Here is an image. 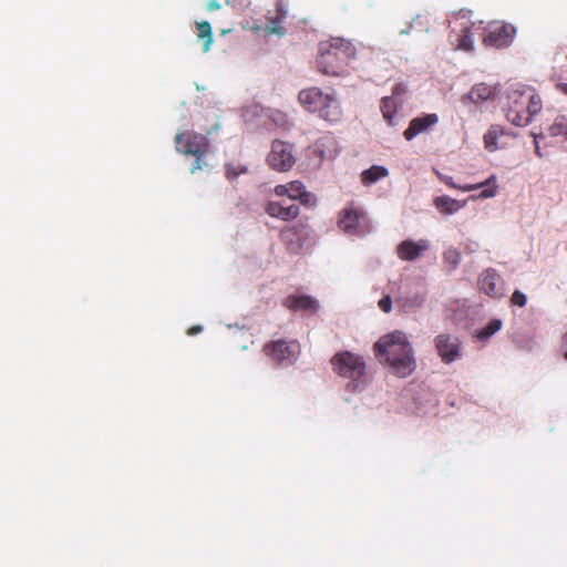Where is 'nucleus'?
Wrapping results in <instances>:
<instances>
[{"mask_svg":"<svg viewBox=\"0 0 567 567\" xmlns=\"http://www.w3.org/2000/svg\"><path fill=\"white\" fill-rule=\"evenodd\" d=\"M197 37L203 40V51L208 52L213 44V31L212 25L207 21L196 23Z\"/></svg>","mask_w":567,"mask_h":567,"instance_id":"b1692460","label":"nucleus"},{"mask_svg":"<svg viewBox=\"0 0 567 567\" xmlns=\"http://www.w3.org/2000/svg\"><path fill=\"white\" fill-rule=\"evenodd\" d=\"M505 135V130L499 125H492L488 131L484 134V147L488 152H495L498 150V138Z\"/></svg>","mask_w":567,"mask_h":567,"instance_id":"4be33fe9","label":"nucleus"},{"mask_svg":"<svg viewBox=\"0 0 567 567\" xmlns=\"http://www.w3.org/2000/svg\"><path fill=\"white\" fill-rule=\"evenodd\" d=\"M514 32V28L508 24L491 25L483 38V42L485 45L504 48L512 42Z\"/></svg>","mask_w":567,"mask_h":567,"instance_id":"ddd939ff","label":"nucleus"},{"mask_svg":"<svg viewBox=\"0 0 567 567\" xmlns=\"http://www.w3.org/2000/svg\"><path fill=\"white\" fill-rule=\"evenodd\" d=\"M338 227L351 236H363L369 231L364 213L352 204L339 213Z\"/></svg>","mask_w":567,"mask_h":567,"instance_id":"6e6552de","label":"nucleus"},{"mask_svg":"<svg viewBox=\"0 0 567 567\" xmlns=\"http://www.w3.org/2000/svg\"><path fill=\"white\" fill-rule=\"evenodd\" d=\"M567 128V122L564 116L556 118L555 123L549 127V134L551 136L565 135Z\"/></svg>","mask_w":567,"mask_h":567,"instance_id":"cd10ccee","label":"nucleus"},{"mask_svg":"<svg viewBox=\"0 0 567 567\" xmlns=\"http://www.w3.org/2000/svg\"><path fill=\"white\" fill-rule=\"evenodd\" d=\"M330 363L333 372L341 378L351 380L354 383V388L358 386V382L365 375V361L363 357L351 351L336 353L331 358Z\"/></svg>","mask_w":567,"mask_h":567,"instance_id":"423d86ee","label":"nucleus"},{"mask_svg":"<svg viewBox=\"0 0 567 567\" xmlns=\"http://www.w3.org/2000/svg\"><path fill=\"white\" fill-rule=\"evenodd\" d=\"M246 171L247 169L245 167H243L240 169H235L231 165H227L226 166V176L228 178H235V177L239 176L240 174L246 173Z\"/></svg>","mask_w":567,"mask_h":567,"instance_id":"2f4dec72","label":"nucleus"},{"mask_svg":"<svg viewBox=\"0 0 567 567\" xmlns=\"http://www.w3.org/2000/svg\"><path fill=\"white\" fill-rule=\"evenodd\" d=\"M496 94V86L486 83L475 84L468 93V99L475 103H483L493 100Z\"/></svg>","mask_w":567,"mask_h":567,"instance_id":"aec40b11","label":"nucleus"},{"mask_svg":"<svg viewBox=\"0 0 567 567\" xmlns=\"http://www.w3.org/2000/svg\"><path fill=\"white\" fill-rule=\"evenodd\" d=\"M378 306L383 312L389 313L392 310L391 296H389V295L384 296L382 299H380Z\"/></svg>","mask_w":567,"mask_h":567,"instance_id":"c756f323","label":"nucleus"},{"mask_svg":"<svg viewBox=\"0 0 567 567\" xmlns=\"http://www.w3.org/2000/svg\"><path fill=\"white\" fill-rule=\"evenodd\" d=\"M427 24H429V17L426 14H419L412 20L411 28L417 29L419 27H423V25H427Z\"/></svg>","mask_w":567,"mask_h":567,"instance_id":"7c9ffc66","label":"nucleus"},{"mask_svg":"<svg viewBox=\"0 0 567 567\" xmlns=\"http://www.w3.org/2000/svg\"><path fill=\"white\" fill-rule=\"evenodd\" d=\"M502 326L503 323L501 319H492L484 328L476 331L475 337L481 341H486L499 331Z\"/></svg>","mask_w":567,"mask_h":567,"instance_id":"393cba45","label":"nucleus"},{"mask_svg":"<svg viewBox=\"0 0 567 567\" xmlns=\"http://www.w3.org/2000/svg\"><path fill=\"white\" fill-rule=\"evenodd\" d=\"M267 162L272 169L278 172L289 171L296 163L293 145L280 140L274 141Z\"/></svg>","mask_w":567,"mask_h":567,"instance_id":"1a4fd4ad","label":"nucleus"},{"mask_svg":"<svg viewBox=\"0 0 567 567\" xmlns=\"http://www.w3.org/2000/svg\"><path fill=\"white\" fill-rule=\"evenodd\" d=\"M400 92H401V85H396V86L394 87V90H393V94H394V95H398V94H400Z\"/></svg>","mask_w":567,"mask_h":567,"instance_id":"e433bc0d","label":"nucleus"},{"mask_svg":"<svg viewBox=\"0 0 567 567\" xmlns=\"http://www.w3.org/2000/svg\"><path fill=\"white\" fill-rule=\"evenodd\" d=\"M374 354L381 363H386L392 373L406 378L416 367L413 349L402 331L381 337L373 346Z\"/></svg>","mask_w":567,"mask_h":567,"instance_id":"f257e3e1","label":"nucleus"},{"mask_svg":"<svg viewBox=\"0 0 567 567\" xmlns=\"http://www.w3.org/2000/svg\"><path fill=\"white\" fill-rule=\"evenodd\" d=\"M277 196H288L292 200H299L305 206L316 205V196L306 189L300 181L277 185L274 189Z\"/></svg>","mask_w":567,"mask_h":567,"instance_id":"9b49d317","label":"nucleus"},{"mask_svg":"<svg viewBox=\"0 0 567 567\" xmlns=\"http://www.w3.org/2000/svg\"><path fill=\"white\" fill-rule=\"evenodd\" d=\"M455 44L456 50L470 52L474 48V41L471 34V27L465 25L461 29L460 33L455 34V39L452 40Z\"/></svg>","mask_w":567,"mask_h":567,"instance_id":"412c9836","label":"nucleus"},{"mask_svg":"<svg viewBox=\"0 0 567 567\" xmlns=\"http://www.w3.org/2000/svg\"><path fill=\"white\" fill-rule=\"evenodd\" d=\"M441 179L449 187L454 188V189H461L463 192H470V190L477 189L481 187H486L480 193L478 198H492L496 195L497 185H496V177L494 175H492L489 178H487L483 183L468 184V185H464V186H461V185H457L456 183H454L452 177L445 176V177H441Z\"/></svg>","mask_w":567,"mask_h":567,"instance_id":"4468645a","label":"nucleus"},{"mask_svg":"<svg viewBox=\"0 0 567 567\" xmlns=\"http://www.w3.org/2000/svg\"><path fill=\"white\" fill-rule=\"evenodd\" d=\"M424 301V298H416V305H421Z\"/></svg>","mask_w":567,"mask_h":567,"instance_id":"58836bf2","label":"nucleus"},{"mask_svg":"<svg viewBox=\"0 0 567 567\" xmlns=\"http://www.w3.org/2000/svg\"><path fill=\"white\" fill-rule=\"evenodd\" d=\"M480 290L493 299H501L505 296L504 280L492 268L484 270L478 278Z\"/></svg>","mask_w":567,"mask_h":567,"instance_id":"f8f14e48","label":"nucleus"},{"mask_svg":"<svg viewBox=\"0 0 567 567\" xmlns=\"http://www.w3.org/2000/svg\"><path fill=\"white\" fill-rule=\"evenodd\" d=\"M542 107V100L535 89L523 84H516L508 89L506 118L512 124L528 125Z\"/></svg>","mask_w":567,"mask_h":567,"instance_id":"f03ea898","label":"nucleus"},{"mask_svg":"<svg viewBox=\"0 0 567 567\" xmlns=\"http://www.w3.org/2000/svg\"><path fill=\"white\" fill-rule=\"evenodd\" d=\"M202 331V326H193L187 330V333L189 336H194L196 333H199Z\"/></svg>","mask_w":567,"mask_h":567,"instance_id":"72a5a7b5","label":"nucleus"},{"mask_svg":"<svg viewBox=\"0 0 567 567\" xmlns=\"http://www.w3.org/2000/svg\"><path fill=\"white\" fill-rule=\"evenodd\" d=\"M450 254L455 256V259L453 260V262H454V266L456 267L457 264H458V255L456 254V251H449L446 254V256L450 255Z\"/></svg>","mask_w":567,"mask_h":567,"instance_id":"f704fd0d","label":"nucleus"},{"mask_svg":"<svg viewBox=\"0 0 567 567\" xmlns=\"http://www.w3.org/2000/svg\"><path fill=\"white\" fill-rule=\"evenodd\" d=\"M429 247L430 245L426 239L417 241L405 239L398 245L396 255L401 260L412 261L417 259Z\"/></svg>","mask_w":567,"mask_h":567,"instance_id":"2eb2a0df","label":"nucleus"},{"mask_svg":"<svg viewBox=\"0 0 567 567\" xmlns=\"http://www.w3.org/2000/svg\"><path fill=\"white\" fill-rule=\"evenodd\" d=\"M437 355L443 363L450 364L462 355V341L457 336L440 333L434 339Z\"/></svg>","mask_w":567,"mask_h":567,"instance_id":"9d476101","label":"nucleus"},{"mask_svg":"<svg viewBox=\"0 0 567 567\" xmlns=\"http://www.w3.org/2000/svg\"><path fill=\"white\" fill-rule=\"evenodd\" d=\"M535 144H536V150H535L536 154H537L538 156H542V154H540V150H539V146H538V143H537V136H535Z\"/></svg>","mask_w":567,"mask_h":567,"instance_id":"c9c22d12","label":"nucleus"},{"mask_svg":"<svg viewBox=\"0 0 567 567\" xmlns=\"http://www.w3.org/2000/svg\"><path fill=\"white\" fill-rule=\"evenodd\" d=\"M511 303L517 307H525L527 303V297L519 290H515L511 297Z\"/></svg>","mask_w":567,"mask_h":567,"instance_id":"c85d7f7f","label":"nucleus"},{"mask_svg":"<svg viewBox=\"0 0 567 567\" xmlns=\"http://www.w3.org/2000/svg\"><path fill=\"white\" fill-rule=\"evenodd\" d=\"M266 213L274 218H278L284 221H289L299 216V206L285 205L281 202H269L265 207Z\"/></svg>","mask_w":567,"mask_h":567,"instance_id":"dca6fc26","label":"nucleus"},{"mask_svg":"<svg viewBox=\"0 0 567 567\" xmlns=\"http://www.w3.org/2000/svg\"><path fill=\"white\" fill-rule=\"evenodd\" d=\"M355 58L354 45L342 38H332L320 44L317 59L318 70L329 76L348 74L350 62Z\"/></svg>","mask_w":567,"mask_h":567,"instance_id":"7ed1b4c3","label":"nucleus"},{"mask_svg":"<svg viewBox=\"0 0 567 567\" xmlns=\"http://www.w3.org/2000/svg\"><path fill=\"white\" fill-rule=\"evenodd\" d=\"M433 204L435 208L443 215H453L463 208L466 200L460 202L451 198L450 196L442 195L434 198Z\"/></svg>","mask_w":567,"mask_h":567,"instance_id":"6ab92c4d","label":"nucleus"},{"mask_svg":"<svg viewBox=\"0 0 567 567\" xmlns=\"http://www.w3.org/2000/svg\"><path fill=\"white\" fill-rule=\"evenodd\" d=\"M439 122V117L436 114H426L424 116L414 117L409 127L404 131L403 136L405 140L411 141L416 135L427 131L431 126L435 125Z\"/></svg>","mask_w":567,"mask_h":567,"instance_id":"f3484780","label":"nucleus"},{"mask_svg":"<svg viewBox=\"0 0 567 567\" xmlns=\"http://www.w3.org/2000/svg\"><path fill=\"white\" fill-rule=\"evenodd\" d=\"M300 104L310 113L317 114L329 123H338L343 116L336 92L324 93L319 87H309L299 92Z\"/></svg>","mask_w":567,"mask_h":567,"instance_id":"20e7f679","label":"nucleus"},{"mask_svg":"<svg viewBox=\"0 0 567 567\" xmlns=\"http://www.w3.org/2000/svg\"><path fill=\"white\" fill-rule=\"evenodd\" d=\"M284 18L285 12L278 7L277 17L269 21V23L265 28V32L267 34L284 35L286 33V29L281 25V21Z\"/></svg>","mask_w":567,"mask_h":567,"instance_id":"a878e982","label":"nucleus"},{"mask_svg":"<svg viewBox=\"0 0 567 567\" xmlns=\"http://www.w3.org/2000/svg\"><path fill=\"white\" fill-rule=\"evenodd\" d=\"M175 143L178 153L195 158L190 166L192 174L209 167L206 161L210 153V142L207 135L194 131H184L175 135Z\"/></svg>","mask_w":567,"mask_h":567,"instance_id":"39448f33","label":"nucleus"},{"mask_svg":"<svg viewBox=\"0 0 567 567\" xmlns=\"http://www.w3.org/2000/svg\"><path fill=\"white\" fill-rule=\"evenodd\" d=\"M220 8V4L216 0H210L207 4L209 11H215Z\"/></svg>","mask_w":567,"mask_h":567,"instance_id":"473e14b6","label":"nucleus"},{"mask_svg":"<svg viewBox=\"0 0 567 567\" xmlns=\"http://www.w3.org/2000/svg\"><path fill=\"white\" fill-rule=\"evenodd\" d=\"M264 352L280 365L293 364L300 354V344L296 340H274L264 346Z\"/></svg>","mask_w":567,"mask_h":567,"instance_id":"0eeeda50","label":"nucleus"},{"mask_svg":"<svg viewBox=\"0 0 567 567\" xmlns=\"http://www.w3.org/2000/svg\"><path fill=\"white\" fill-rule=\"evenodd\" d=\"M381 112L384 120L388 121L390 125H393L394 115L396 113V102L391 96H385L381 101Z\"/></svg>","mask_w":567,"mask_h":567,"instance_id":"bb28decb","label":"nucleus"},{"mask_svg":"<svg viewBox=\"0 0 567 567\" xmlns=\"http://www.w3.org/2000/svg\"><path fill=\"white\" fill-rule=\"evenodd\" d=\"M285 307L297 310L316 311L318 308L317 301L310 296H288L284 301Z\"/></svg>","mask_w":567,"mask_h":567,"instance_id":"a211bd4d","label":"nucleus"},{"mask_svg":"<svg viewBox=\"0 0 567 567\" xmlns=\"http://www.w3.org/2000/svg\"><path fill=\"white\" fill-rule=\"evenodd\" d=\"M559 87L564 93H567V84H560Z\"/></svg>","mask_w":567,"mask_h":567,"instance_id":"4c0bfd02","label":"nucleus"},{"mask_svg":"<svg viewBox=\"0 0 567 567\" xmlns=\"http://www.w3.org/2000/svg\"><path fill=\"white\" fill-rule=\"evenodd\" d=\"M389 171L384 166L373 165L361 174V182L363 185H371L380 178L386 177Z\"/></svg>","mask_w":567,"mask_h":567,"instance_id":"5701e85b","label":"nucleus"}]
</instances>
